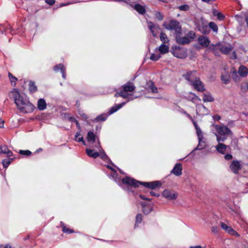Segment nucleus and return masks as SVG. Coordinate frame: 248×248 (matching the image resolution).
Masks as SVG:
<instances>
[{
	"instance_id": "obj_1",
	"label": "nucleus",
	"mask_w": 248,
	"mask_h": 248,
	"mask_svg": "<svg viewBox=\"0 0 248 248\" xmlns=\"http://www.w3.org/2000/svg\"><path fill=\"white\" fill-rule=\"evenodd\" d=\"M10 96L15 101L17 108L25 113L31 112L33 110V106L27 99L24 98L17 89H14L10 93Z\"/></svg>"
},
{
	"instance_id": "obj_2",
	"label": "nucleus",
	"mask_w": 248,
	"mask_h": 248,
	"mask_svg": "<svg viewBox=\"0 0 248 248\" xmlns=\"http://www.w3.org/2000/svg\"><path fill=\"white\" fill-rule=\"evenodd\" d=\"M217 132L216 134L217 137V140L219 142L220 141L223 142L229 136H232V133L231 130L227 126L222 124L220 125L218 124H212Z\"/></svg>"
},
{
	"instance_id": "obj_3",
	"label": "nucleus",
	"mask_w": 248,
	"mask_h": 248,
	"mask_svg": "<svg viewBox=\"0 0 248 248\" xmlns=\"http://www.w3.org/2000/svg\"><path fill=\"white\" fill-rule=\"evenodd\" d=\"M163 26L168 30H174L175 35L179 33H182V28L180 23L175 20H172L168 24H163Z\"/></svg>"
},
{
	"instance_id": "obj_4",
	"label": "nucleus",
	"mask_w": 248,
	"mask_h": 248,
	"mask_svg": "<svg viewBox=\"0 0 248 248\" xmlns=\"http://www.w3.org/2000/svg\"><path fill=\"white\" fill-rule=\"evenodd\" d=\"M183 77L186 80H187L190 84H191L199 78L197 75V71L195 70L187 71L186 74L183 75Z\"/></svg>"
},
{
	"instance_id": "obj_5",
	"label": "nucleus",
	"mask_w": 248,
	"mask_h": 248,
	"mask_svg": "<svg viewBox=\"0 0 248 248\" xmlns=\"http://www.w3.org/2000/svg\"><path fill=\"white\" fill-rule=\"evenodd\" d=\"M140 185L145 187L153 190L161 186L162 183L160 181H155L150 182H141Z\"/></svg>"
},
{
	"instance_id": "obj_6",
	"label": "nucleus",
	"mask_w": 248,
	"mask_h": 248,
	"mask_svg": "<svg viewBox=\"0 0 248 248\" xmlns=\"http://www.w3.org/2000/svg\"><path fill=\"white\" fill-rule=\"evenodd\" d=\"M122 182L124 185H129L134 187H138L141 183L129 177H126L123 178Z\"/></svg>"
},
{
	"instance_id": "obj_7",
	"label": "nucleus",
	"mask_w": 248,
	"mask_h": 248,
	"mask_svg": "<svg viewBox=\"0 0 248 248\" xmlns=\"http://www.w3.org/2000/svg\"><path fill=\"white\" fill-rule=\"evenodd\" d=\"M182 33H179L175 35L176 42L180 45H185L189 44L190 42V39L188 36H185L182 37L181 36Z\"/></svg>"
},
{
	"instance_id": "obj_8",
	"label": "nucleus",
	"mask_w": 248,
	"mask_h": 248,
	"mask_svg": "<svg viewBox=\"0 0 248 248\" xmlns=\"http://www.w3.org/2000/svg\"><path fill=\"white\" fill-rule=\"evenodd\" d=\"M162 196L169 200H173L177 198L178 194L173 191L165 189L162 192Z\"/></svg>"
},
{
	"instance_id": "obj_9",
	"label": "nucleus",
	"mask_w": 248,
	"mask_h": 248,
	"mask_svg": "<svg viewBox=\"0 0 248 248\" xmlns=\"http://www.w3.org/2000/svg\"><path fill=\"white\" fill-rule=\"evenodd\" d=\"M197 91L203 92L205 90L204 85L201 81L200 78L195 80L193 82L190 84Z\"/></svg>"
},
{
	"instance_id": "obj_10",
	"label": "nucleus",
	"mask_w": 248,
	"mask_h": 248,
	"mask_svg": "<svg viewBox=\"0 0 248 248\" xmlns=\"http://www.w3.org/2000/svg\"><path fill=\"white\" fill-rule=\"evenodd\" d=\"M172 54L174 56L180 59H185L187 56L186 52L181 51L179 46H176L175 49L173 50Z\"/></svg>"
},
{
	"instance_id": "obj_11",
	"label": "nucleus",
	"mask_w": 248,
	"mask_h": 248,
	"mask_svg": "<svg viewBox=\"0 0 248 248\" xmlns=\"http://www.w3.org/2000/svg\"><path fill=\"white\" fill-rule=\"evenodd\" d=\"M148 28L152 32L154 36H156L158 33V31L161 29L158 25H155L154 23L151 21L148 22Z\"/></svg>"
},
{
	"instance_id": "obj_12",
	"label": "nucleus",
	"mask_w": 248,
	"mask_h": 248,
	"mask_svg": "<svg viewBox=\"0 0 248 248\" xmlns=\"http://www.w3.org/2000/svg\"><path fill=\"white\" fill-rule=\"evenodd\" d=\"M233 47L231 45H226L225 44L221 43L220 52L224 54H228L233 49Z\"/></svg>"
},
{
	"instance_id": "obj_13",
	"label": "nucleus",
	"mask_w": 248,
	"mask_h": 248,
	"mask_svg": "<svg viewBox=\"0 0 248 248\" xmlns=\"http://www.w3.org/2000/svg\"><path fill=\"white\" fill-rule=\"evenodd\" d=\"M221 43H219L217 44H211L209 46V49L216 56H219L220 52Z\"/></svg>"
},
{
	"instance_id": "obj_14",
	"label": "nucleus",
	"mask_w": 248,
	"mask_h": 248,
	"mask_svg": "<svg viewBox=\"0 0 248 248\" xmlns=\"http://www.w3.org/2000/svg\"><path fill=\"white\" fill-rule=\"evenodd\" d=\"M182 165L181 163H176L171 171V173L175 176H180L182 173Z\"/></svg>"
},
{
	"instance_id": "obj_15",
	"label": "nucleus",
	"mask_w": 248,
	"mask_h": 248,
	"mask_svg": "<svg viewBox=\"0 0 248 248\" xmlns=\"http://www.w3.org/2000/svg\"><path fill=\"white\" fill-rule=\"evenodd\" d=\"M198 43L203 47H208L210 43L209 38L206 36H200L198 39Z\"/></svg>"
},
{
	"instance_id": "obj_16",
	"label": "nucleus",
	"mask_w": 248,
	"mask_h": 248,
	"mask_svg": "<svg viewBox=\"0 0 248 248\" xmlns=\"http://www.w3.org/2000/svg\"><path fill=\"white\" fill-rule=\"evenodd\" d=\"M198 30L203 34H207L210 32V30L206 24H204L203 22L199 23L198 24Z\"/></svg>"
},
{
	"instance_id": "obj_17",
	"label": "nucleus",
	"mask_w": 248,
	"mask_h": 248,
	"mask_svg": "<svg viewBox=\"0 0 248 248\" xmlns=\"http://www.w3.org/2000/svg\"><path fill=\"white\" fill-rule=\"evenodd\" d=\"M94 147L98 149L99 153V156L102 158L103 160H105L106 159L108 158L107 155L105 154L104 151L103 149L101 148L100 145V143L99 141V140H97V143L95 144V145H94Z\"/></svg>"
},
{
	"instance_id": "obj_18",
	"label": "nucleus",
	"mask_w": 248,
	"mask_h": 248,
	"mask_svg": "<svg viewBox=\"0 0 248 248\" xmlns=\"http://www.w3.org/2000/svg\"><path fill=\"white\" fill-rule=\"evenodd\" d=\"M122 87L123 90L126 92H132L135 90L136 88L134 83L130 81H128L126 83L122 86Z\"/></svg>"
},
{
	"instance_id": "obj_19",
	"label": "nucleus",
	"mask_w": 248,
	"mask_h": 248,
	"mask_svg": "<svg viewBox=\"0 0 248 248\" xmlns=\"http://www.w3.org/2000/svg\"><path fill=\"white\" fill-rule=\"evenodd\" d=\"M230 168L232 170L234 173H237L238 170L240 169V164L238 161H233L230 165Z\"/></svg>"
},
{
	"instance_id": "obj_20",
	"label": "nucleus",
	"mask_w": 248,
	"mask_h": 248,
	"mask_svg": "<svg viewBox=\"0 0 248 248\" xmlns=\"http://www.w3.org/2000/svg\"><path fill=\"white\" fill-rule=\"evenodd\" d=\"M86 153L89 157L93 158H96L99 156V153L97 151H95V149H86Z\"/></svg>"
},
{
	"instance_id": "obj_21",
	"label": "nucleus",
	"mask_w": 248,
	"mask_h": 248,
	"mask_svg": "<svg viewBox=\"0 0 248 248\" xmlns=\"http://www.w3.org/2000/svg\"><path fill=\"white\" fill-rule=\"evenodd\" d=\"M2 153L6 154L8 157H10L13 155L12 152L9 150L6 145H0V154Z\"/></svg>"
},
{
	"instance_id": "obj_22",
	"label": "nucleus",
	"mask_w": 248,
	"mask_h": 248,
	"mask_svg": "<svg viewBox=\"0 0 248 248\" xmlns=\"http://www.w3.org/2000/svg\"><path fill=\"white\" fill-rule=\"evenodd\" d=\"M237 73L242 77H246L248 74V69L245 66L239 67Z\"/></svg>"
},
{
	"instance_id": "obj_23",
	"label": "nucleus",
	"mask_w": 248,
	"mask_h": 248,
	"mask_svg": "<svg viewBox=\"0 0 248 248\" xmlns=\"http://www.w3.org/2000/svg\"><path fill=\"white\" fill-rule=\"evenodd\" d=\"M125 104V102H123L121 104H116L114 106L111 107L108 112V113L109 115L112 114L113 113L116 112L118 110H119L120 108H122L124 105Z\"/></svg>"
},
{
	"instance_id": "obj_24",
	"label": "nucleus",
	"mask_w": 248,
	"mask_h": 248,
	"mask_svg": "<svg viewBox=\"0 0 248 248\" xmlns=\"http://www.w3.org/2000/svg\"><path fill=\"white\" fill-rule=\"evenodd\" d=\"M216 147V150L218 153L221 154H224L226 151L227 148L228 147V146L219 142Z\"/></svg>"
},
{
	"instance_id": "obj_25",
	"label": "nucleus",
	"mask_w": 248,
	"mask_h": 248,
	"mask_svg": "<svg viewBox=\"0 0 248 248\" xmlns=\"http://www.w3.org/2000/svg\"><path fill=\"white\" fill-rule=\"evenodd\" d=\"M134 8L140 15H144L145 13L146 10L144 6L140 4H136L134 6Z\"/></svg>"
},
{
	"instance_id": "obj_26",
	"label": "nucleus",
	"mask_w": 248,
	"mask_h": 248,
	"mask_svg": "<svg viewBox=\"0 0 248 248\" xmlns=\"http://www.w3.org/2000/svg\"><path fill=\"white\" fill-rule=\"evenodd\" d=\"M95 138L96 136L93 132L90 131L88 133L87 139L88 142H90L92 143H94L95 144L96 143L95 142Z\"/></svg>"
},
{
	"instance_id": "obj_27",
	"label": "nucleus",
	"mask_w": 248,
	"mask_h": 248,
	"mask_svg": "<svg viewBox=\"0 0 248 248\" xmlns=\"http://www.w3.org/2000/svg\"><path fill=\"white\" fill-rule=\"evenodd\" d=\"M37 107L40 110H43L46 109V104L45 100L44 99H39L38 101Z\"/></svg>"
},
{
	"instance_id": "obj_28",
	"label": "nucleus",
	"mask_w": 248,
	"mask_h": 248,
	"mask_svg": "<svg viewBox=\"0 0 248 248\" xmlns=\"http://www.w3.org/2000/svg\"><path fill=\"white\" fill-rule=\"evenodd\" d=\"M147 87L151 90L153 93H157L158 89L155 86L153 82L152 81H149L146 83Z\"/></svg>"
},
{
	"instance_id": "obj_29",
	"label": "nucleus",
	"mask_w": 248,
	"mask_h": 248,
	"mask_svg": "<svg viewBox=\"0 0 248 248\" xmlns=\"http://www.w3.org/2000/svg\"><path fill=\"white\" fill-rule=\"evenodd\" d=\"M202 100L204 102H213L214 101V97L211 95V93H204Z\"/></svg>"
},
{
	"instance_id": "obj_30",
	"label": "nucleus",
	"mask_w": 248,
	"mask_h": 248,
	"mask_svg": "<svg viewBox=\"0 0 248 248\" xmlns=\"http://www.w3.org/2000/svg\"><path fill=\"white\" fill-rule=\"evenodd\" d=\"M169 47L164 44L161 45L158 48V51L162 54H165L169 52Z\"/></svg>"
},
{
	"instance_id": "obj_31",
	"label": "nucleus",
	"mask_w": 248,
	"mask_h": 248,
	"mask_svg": "<svg viewBox=\"0 0 248 248\" xmlns=\"http://www.w3.org/2000/svg\"><path fill=\"white\" fill-rule=\"evenodd\" d=\"M60 223L61 227L62 228V231L64 233H71L74 232L73 230L67 228L63 222L61 221Z\"/></svg>"
},
{
	"instance_id": "obj_32",
	"label": "nucleus",
	"mask_w": 248,
	"mask_h": 248,
	"mask_svg": "<svg viewBox=\"0 0 248 248\" xmlns=\"http://www.w3.org/2000/svg\"><path fill=\"white\" fill-rule=\"evenodd\" d=\"M107 117L108 116L106 114H101L96 117L93 121L95 122L105 121L107 119Z\"/></svg>"
},
{
	"instance_id": "obj_33",
	"label": "nucleus",
	"mask_w": 248,
	"mask_h": 248,
	"mask_svg": "<svg viewBox=\"0 0 248 248\" xmlns=\"http://www.w3.org/2000/svg\"><path fill=\"white\" fill-rule=\"evenodd\" d=\"M202 139L199 140V144L196 148H195L192 152H194L196 150H202L205 148V143L202 140Z\"/></svg>"
},
{
	"instance_id": "obj_34",
	"label": "nucleus",
	"mask_w": 248,
	"mask_h": 248,
	"mask_svg": "<svg viewBox=\"0 0 248 248\" xmlns=\"http://www.w3.org/2000/svg\"><path fill=\"white\" fill-rule=\"evenodd\" d=\"M29 91L31 93H33L37 91V87L33 81H31L29 83Z\"/></svg>"
},
{
	"instance_id": "obj_35",
	"label": "nucleus",
	"mask_w": 248,
	"mask_h": 248,
	"mask_svg": "<svg viewBox=\"0 0 248 248\" xmlns=\"http://www.w3.org/2000/svg\"><path fill=\"white\" fill-rule=\"evenodd\" d=\"M13 160H14L13 158H9L3 160L2 163L3 167L4 168H7Z\"/></svg>"
},
{
	"instance_id": "obj_36",
	"label": "nucleus",
	"mask_w": 248,
	"mask_h": 248,
	"mask_svg": "<svg viewBox=\"0 0 248 248\" xmlns=\"http://www.w3.org/2000/svg\"><path fill=\"white\" fill-rule=\"evenodd\" d=\"M8 77L10 80L11 84L12 85L15 86L16 84V82L17 80V78L16 77L13 76L12 74L10 72L8 73Z\"/></svg>"
},
{
	"instance_id": "obj_37",
	"label": "nucleus",
	"mask_w": 248,
	"mask_h": 248,
	"mask_svg": "<svg viewBox=\"0 0 248 248\" xmlns=\"http://www.w3.org/2000/svg\"><path fill=\"white\" fill-rule=\"evenodd\" d=\"M226 232H227L229 234H231L233 236H239L238 233L234 230H233L231 227H230V226L228 227V229H227V230H226Z\"/></svg>"
},
{
	"instance_id": "obj_38",
	"label": "nucleus",
	"mask_w": 248,
	"mask_h": 248,
	"mask_svg": "<svg viewBox=\"0 0 248 248\" xmlns=\"http://www.w3.org/2000/svg\"><path fill=\"white\" fill-rule=\"evenodd\" d=\"M221 80L224 84H227L230 81V77L227 74L225 75H222Z\"/></svg>"
},
{
	"instance_id": "obj_39",
	"label": "nucleus",
	"mask_w": 248,
	"mask_h": 248,
	"mask_svg": "<svg viewBox=\"0 0 248 248\" xmlns=\"http://www.w3.org/2000/svg\"><path fill=\"white\" fill-rule=\"evenodd\" d=\"M160 40L163 43V44L167 43L169 42L167 35L164 32H162L160 33Z\"/></svg>"
},
{
	"instance_id": "obj_40",
	"label": "nucleus",
	"mask_w": 248,
	"mask_h": 248,
	"mask_svg": "<svg viewBox=\"0 0 248 248\" xmlns=\"http://www.w3.org/2000/svg\"><path fill=\"white\" fill-rule=\"evenodd\" d=\"M209 29H211L214 32H217L218 31V27L217 24L214 22H210L209 23Z\"/></svg>"
},
{
	"instance_id": "obj_41",
	"label": "nucleus",
	"mask_w": 248,
	"mask_h": 248,
	"mask_svg": "<svg viewBox=\"0 0 248 248\" xmlns=\"http://www.w3.org/2000/svg\"><path fill=\"white\" fill-rule=\"evenodd\" d=\"M141 205L142 206V211L144 214H148L151 211L150 207L146 206L143 202L141 203Z\"/></svg>"
},
{
	"instance_id": "obj_42",
	"label": "nucleus",
	"mask_w": 248,
	"mask_h": 248,
	"mask_svg": "<svg viewBox=\"0 0 248 248\" xmlns=\"http://www.w3.org/2000/svg\"><path fill=\"white\" fill-rule=\"evenodd\" d=\"M76 140L78 142H82L84 145L85 144V142L83 140V138L81 136L79 133H77L75 135Z\"/></svg>"
},
{
	"instance_id": "obj_43",
	"label": "nucleus",
	"mask_w": 248,
	"mask_h": 248,
	"mask_svg": "<svg viewBox=\"0 0 248 248\" xmlns=\"http://www.w3.org/2000/svg\"><path fill=\"white\" fill-rule=\"evenodd\" d=\"M142 221V215L138 214L136 217L135 226H138Z\"/></svg>"
},
{
	"instance_id": "obj_44",
	"label": "nucleus",
	"mask_w": 248,
	"mask_h": 248,
	"mask_svg": "<svg viewBox=\"0 0 248 248\" xmlns=\"http://www.w3.org/2000/svg\"><path fill=\"white\" fill-rule=\"evenodd\" d=\"M64 68L65 67H64V65L60 63L59 64L54 66L53 67V70L55 72H58L59 70L61 71L62 69Z\"/></svg>"
},
{
	"instance_id": "obj_45",
	"label": "nucleus",
	"mask_w": 248,
	"mask_h": 248,
	"mask_svg": "<svg viewBox=\"0 0 248 248\" xmlns=\"http://www.w3.org/2000/svg\"><path fill=\"white\" fill-rule=\"evenodd\" d=\"M161 57V56L160 54H152L150 56V59L154 61H157Z\"/></svg>"
},
{
	"instance_id": "obj_46",
	"label": "nucleus",
	"mask_w": 248,
	"mask_h": 248,
	"mask_svg": "<svg viewBox=\"0 0 248 248\" xmlns=\"http://www.w3.org/2000/svg\"><path fill=\"white\" fill-rule=\"evenodd\" d=\"M19 153L20 155H26V156H29L31 155V152L29 150H20L19 152Z\"/></svg>"
},
{
	"instance_id": "obj_47",
	"label": "nucleus",
	"mask_w": 248,
	"mask_h": 248,
	"mask_svg": "<svg viewBox=\"0 0 248 248\" xmlns=\"http://www.w3.org/2000/svg\"><path fill=\"white\" fill-rule=\"evenodd\" d=\"M178 9L181 11H186L189 10V7L187 4H184L179 6Z\"/></svg>"
},
{
	"instance_id": "obj_48",
	"label": "nucleus",
	"mask_w": 248,
	"mask_h": 248,
	"mask_svg": "<svg viewBox=\"0 0 248 248\" xmlns=\"http://www.w3.org/2000/svg\"><path fill=\"white\" fill-rule=\"evenodd\" d=\"M121 97L124 98H128L129 96L130 95V94L127 92L124 91V90L121 91Z\"/></svg>"
},
{
	"instance_id": "obj_49",
	"label": "nucleus",
	"mask_w": 248,
	"mask_h": 248,
	"mask_svg": "<svg viewBox=\"0 0 248 248\" xmlns=\"http://www.w3.org/2000/svg\"><path fill=\"white\" fill-rule=\"evenodd\" d=\"M195 36V33L192 31H189L186 35V36H188L190 39V42L194 38Z\"/></svg>"
},
{
	"instance_id": "obj_50",
	"label": "nucleus",
	"mask_w": 248,
	"mask_h": 248,
	"mask_svg": "<svg viewBox=\"0 0 248 248\" xmlns=\"http://www.w3.org/2000/svg\"><path fill=\"white\" fill-rule=\"evenodd\" d=\"M155 17L159 21H161L163 20V16L162 15V14L159 12H157L155 14Z\"/></svg>"
},
{
	"instance_id": "obj_51",
	"label": "nucleus",
	"mask_w": 248,
	"mask_h": 248,
	"mask_svg": "<svg viewBox=\"0 0 248 248\" xmlns=\"http://www.w3.org/2000/svg\"><path fill=\"white\" fill-rule=\"evenodd\" d=\"M197 135L198 137V140L202 139L203 135L202 134V132L201 129L196 131Z\"/></svg>"
},
{
	"instance_id": "obj_52",
	"label": "nucleus",
	"mask_w": 248,
	"mask_h": 248,
	"mask_svg": "<svg viewBox=\"0 0 248 248\" xmlns=\"http://www.w3.org/2000/svg\"><path fill=\"white\" fill-rule=\"evenodd\" d=\"M217 16L218 19H219L220 20H222L225 18L223 14H222L221 13H217Z\"/></svg>"
},
{
	"instance_id": "obj_53",
	"label": "nucleus",
	"mask_w": 248,
	"mask_h": 248,
	"mask_svg": "<svg viewBox=\"0 0 248 248\" xmlns=\"http://www.w3.org/2000/svg\"><path fill=\"white\" fill-rule=\"evenodd\" d=\"M232 78L235 81H237L239 79V78L237 75L236 72L234 71L233 72L232 74Z\"/></svg>"
},
{
	"instance_id": "obj_54",
	"label": "nucleus",
	"mask_w": 248,
	"mask_h": 248,
	"mask_svg": "<svg viewBox=\"0 0 248 248\" xmlns=\"http://www.w3.org/2000/svg\"><path fill=\"white\" fill-rule=\"evenodd\" d=\"M220 226H221V228L225 230L226 231V230H227V229H228V226H227L226 224H225L224 222H221L220 223Z\"/></svg>"
},
{
	"instance_id": "obj_55",
	"label": "nucleus",
	"mask_w": 248,
	"mask_h": 248,
	"mask_svg": "<svg viewBox=\"0 0 248 248\" xmlns=\"http://www.w3.org/2000/svg\"><path fill=\"white\" fill-rule=\"evenodd\" d=\"M45 2L49 5H53L55 3V0H45Z\"/></svg>"
},
{
	"instance_id": "obj_56",
	"label": "nucleus",
	"mask_w": 248,
	"mask_h": 248,
	"mask_svg": "<svg viewBox=\"0 0 248 248\" xmlns=\"http://www.w3.org/2000/svg\"><path fill=\"white\" fill-rule=\"evenodd\" d=\"M224 158L226 160H229L232 159V155L228 154L225 155Z\"/></svg>"
},
{
	"instance_id": "obj_57",
	"label": "nucleus",
	"mask_w": 248,
	"mask_h": 248,
	"mask_svg": "<svg viewBox=\"0 0 248 248\" xmlns=\"http://www.w3.org/2000/svg\"><path fill=\"white\" fill-rule=\"evenodd\" d=\"M62 74V77L64 79L66 78V73H65V68H63L62 69L61 71Z\"/></svg>"
},
{
	"instance_id": "obj_58",
	"label": "nucleus",
	"mask_w": 248,
	"mask_h": 248,
	"mask_svg": "<svg viewBox=\"0 0 248 248\" xmlns=\"http://www.w3.org/2000/svg\"><path fill=\"white\" fill-rule=\"evenodd\" d=\"M192 123H193V124L194 125V127H195L196 131H198V130L201 129L200 127L198 126V124H197V123L195 121L192 122Z\"/></svg>"
},
{
	"instance_id": "obj_59",
	"label": "nucleus",
	"mask_w": 248,
	"mask_h": 248,
	"mask_svg": "<svg viewBox=\"0 0 248 248\" xmlns=\"http://www.w3.org/2000/svg\"><path fill=\"white\" fill-rule=\"evenodd\" d=\"M192 123H193V124L194 125V127H195L196 131H198V130L201 129L200 127L198 126V124H197V123L195 121L192 122Z\"/></svg>"
},
{
	"instance_id": "obj_60",
	"label": "nucleus",
	"mask_w": 248,
	"mask_h": 248,
	"mask_svg": "<svg viewBox=\"0 0 248 248\" xmlns=\"http://www.w3.org/2000/svg\"><path fill=\"white\" fill-rule=\"evenodd\" d=\"M213 118L215 121H219L221 119V117L218 115H215L213 116Z\"/></svg>"
},
{
	"instance_id": "obj_61",
	"label": "nucleus",
	"mask_w": 248,
	"mask_h": 248,
	"mask_svg": "<svg viewBox=\"0 0 248 248\" xmlns=\"http://www.w3.org/2000/svg\"><path fill=\"white\" fill-rule=\"evenodd\" d=\"M140 197L142 199V200H147V201H150L151 200V199H149V198H147L145 197V196L143 195H140Z\"/></svg>"
},
{
	"instance_id": "obj_62",
	"label": "nucleus",
	"mask_w": 248,
	"mask_h": 248,
	"mask_svg": "<svg viewBox=\"0 0 248 248\" xmlns=\"http://www.w3.org/2000/svg\"><path fill=\"white\" fill-rule=\"evenodd\" d=\"M241 88L245 91L248 90V82L245 85L242 86Z\"/></svg>"
},
{
	"instance_id": "obj_63",
	"label": "nucleus",
	"mask_w": 248,
	"mask_h": 248,
	"mask_svg": "<svg viewBox=\"0 0 248 248\" xmlns=\"http://www.w3.org/2000/svg\"><path fill=\"white\" fill-rule=\"evenodd\" d=\"M212 232L215 233L218 232V228L217 227H213L212 228Z\"/></svg>"
},
{
	"instance_id": "obj_64",
	"label": "nucleus",
	"mask_w": 248,
	"mask_h": 248,
	"mask_svg": "<svg viewBox=\"0 0 248 248\" xmlns=\"http://www.w3.org/2000/svg\"><path fill=\"white\" fill-rule=\"evenodd\" d=\"M150 194H151V195H152L153 196H155V197H158L159 196V194L155 193L152 191L150 192Z\"/></svg>"
}]
</instances>
